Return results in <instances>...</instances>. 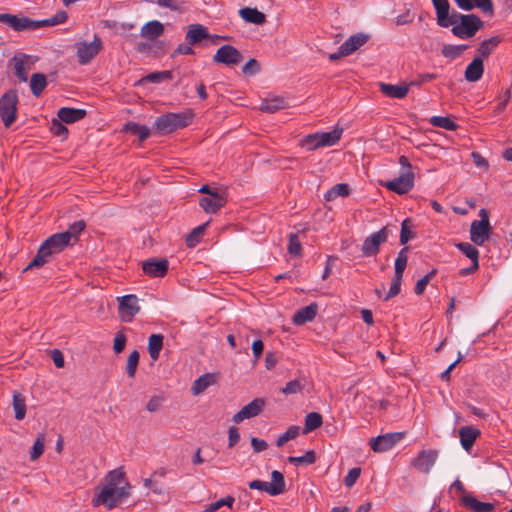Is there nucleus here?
<instances>
[{
  "instance_id": "c9c22d12",
  "label": "nucleus",
  "mask_w": 512,
  "mask_h": 512,
  "mask_svg": "<svg viewBox=\"0 0 512 512\" xmlns=\"http://www.w3.org/2000/svg\"><path fill=\"white\" fill-rule=\"evenodd\" d=\"M288 106L286 100L282 97L265 99L261 102L260 110L266 113H275Z\"/></svg>"
},
{
  "instance_id": "bb28decb",
  "label": "nucleus",
  "mask_w": 512,
  "mask_h": 512,
  "mask_svg": "<svg viewBox=\"0 0 512 512\" xmlns=\"http://www.w3.org/2000/svg\"><path fill=\"white\" fill-rule=\"evenodd\" d=\"M461 503L474 512H492L495 509L493 503L481 502L472 495H465L461 498Z\"/></svg>"
},
{
  "instance_id": "69168bd1",
  "label": "nucleus",
  "mask_w": 512,
  "mask_h": 512,
  "mask_svg": "<svg viewBox=\"0 0 512 512\" xmlns=\"http://www.w3.org/2000/svg\"><path fill=\"white\" fill-rule=\"evenodd\" d=\"M187 42L179 44L178 47L171 54V58H175L178 55H193L195 53L194 49Z\"/></svg>"
},
{
  "instance_id": "0e129e2a",
  "label": "nucleus",
  "mask_w": 512,
  "mask_h": 512,
  "mask_svg": "<svg viewBox=\"0 0 512 512\" xmlns=\"http://www.w3.org/2000/svg\"><path fill=\"white\" fill-rule=\"evenodd\" d=\"M260 71V64L259 62L251 58L248 60V62L242 67V72L245 75H254Z\"/></svg>"
},
{
  "instance_id": "9d476101",
  "label": "nucleus",
  "mask_w": 512,
  "mask_h": 512,
  "mask_svg": "<svg viewBox=\"0 0 512 512\" xmlns=\"http://www.w3.org/2000/svg\"><path fill=\"white\" fill-rule=\"evenodd\" d=\"M415 175L413 171H405L399 177L382 182L381 185L396 194L403 195L414 187Z\"/></svg>"
},
{
  "instance_id": "cd10ccee",
  "label": "nucleus",
  "mask_w": 512,
  "mask_h": 512,
  "mask_svg": "<svg viewBox=\"0 0 512 512\" xmlns=\"http://www.w3.org/2000/svg\"><path fill=\"white\" fill-rule=\"evenodd\" d=\"M484 73V64L481 57H475L466 67L465 79L468 82H476Z\"/></svg>"
},
{
  "instance_id": "ddd939ff",
  "label": "nucleus",
  "mask_w": 512,
  "mask_h": 512,
  "mask_svg": "<svg viewBox=\"0 0 512 512\" xmlns=\"http://www.w3.org/2000/svg\"><path fill=\"white\" fill-rule=\"evenodd\" d=\"M242 60L243 56L240 51L230 44L221 46L213 56V61L215 63L227 66L238 65Z\"/></svg>"
},
{
  "instance_id": "052dcab7",
  "label": "nucleus",
  "mask_w": 512,
  "mask_h": 512,
  "mask_svg": "<svg viewBox=\"0 0 512 512\" xmlns=\"http://www.w3.org/2000/svg\"><path fill=\"white\" fill-rule=\"evenodd\" d=\"M127 337L123 331H119L116 333L114 337L113 350L116 354L121 353L126 345Z\"/></svg>"
},
{
  "instance_id": "72a5a7b5",
  "label": "nucleus",
  "mask_w": 512,
  "mask_h": 512,
  "mask_svg": "<svg viewBox=\"0 0 512 512\" xmlns=\"http://www.w3.org/2000/svg\"><path fill=\"white\" fill-rule=\"evenodd\" d=\"M194 116L195 115L191 109H187L179 113L171 112V118L173 119L175 130L189 126L192 123Z\"/></svg>"
},
{
  "instance_id": "3c124183",
  "label": "nucleus",
  "mask_w": 512,
  "mask_h": 512,
  "mask_svg": "<svg viewBox=\"0 0 512 512\" xmlns=\"http://www.w3.org/2000/svg\"><path fill=\"white\" fill-rule=\"evenodd\" d=\"M86 109L73 108L66 105V124H72L85 118Z\"/></svg>"
},
{
  "instance_id": "a878e982",
  "label": "nucleus",
  "mask_w": 512,
  "mask_h": 512,
  "mask_svg": "<svg viewBox=\"0 0 512 512\" xmlns=\"http://www.w3.org/2000/svg\"><path fill=\"white\" fill-rule=\"evenodd\" d=\"M164 30V25L160 21L152 20L142 26L140 35L149 41H154L163 35Z\"/></svg>"
},
{
  "instance_id": "c85d7f7f",
  "label": "nucleus",
  "mask_w": 512,
  "mask_h": 512,
  "mask_svg": "<svg viewBox=\"0 0 512 512\" xmlns=\"http://www.w3.org/2000/svg\"><path fill=\"white\" fill-rule=\"evenodd\" d=\"M380 91L387 97L394 99H403L407 96L410 85H393L387 83H380Z\"/></svg>"
},
{
  "instance_id": "13d9d810",
  "label": "nucleus",
  "mask_w": 512,
  "mask_h": 512,
  "mask_svg": "<svg viewBox=\"0 0 512 512\" xmlns=\"http://www.w3.org/2000/svg\"><path fill=\"white\" fill-rule=\"evenodd\" d=\"M299 433V427L298 426H290L286 432H284L282 435L279 436L276 445L278 447L283 446L286 442L289 440H292L297 437Z\"/></svg>"
},
{
  "instance_id": "9b49d317",
  "label": "nucleus",
  "mask_w": 512,
  "mask_h": 512,
  "mask_svg": "<svg viewBox=\"0 0 512 512\" xmlns=\"http://www.w3.org/2000/svg\"><path fill=\"white\" fill-rule=\"evenodd\" d=\"M265 405L266 400L264 398H255L233 415L232 422L234 424H239L244 420L252 419L260 415L264 410Z\"/></svg>"
},
{
  "instance_id": "b1692460",
  "label": "nucleus",
  "mask_w": 512,
  "mask_h": 512,
  "mask_svg": "<svg viewBox=\"0 0 512 512\" xmlns=\"http://www.w3.org/2000/svg\"><path fill=\"white\" fill-rule=\"evenodd\" d=\"M85 228L86 222L82 219L68 223V228L66 229V248L74 246L79 241V237Z\"/></svg>"
},
{
  "instance_id": "09e8293b",
  "label": "nucleus",
  "mask_w": 512,
  "mask_h": 512,
  "mask_svg": "<svg viewBox=\"0 0 512 512\" xmlns=\"http://www.w3.org/2000/svg\"><path fill=\"white\" fill-rule=\"evenodd\" d=\"M288 462L293 465H311L316 462V452L314 450L307 451L302 456H289Z\"/></svg>"
},
{
  "instance_id": "2eb2a0df",
  "label": "nucleus",
  "mask_w": 512,
  "mask_h": 512,
  "mask_svg": "<svg viewBox=\"0 0 512 512\" xmlns=\"http://www.w3.org/2000/svg\"><path fill=\"white\" fill-rule=\"evenodd\" d=\"M438 451L433 449L421 450L417 457L411 462V465L419 472L428 474L436 463Z\"/></svg>"
},
{
  "instance_id": "37998d69",
  "label": "nucleus",
  "mask_w": 512,
  "mask_h": 512,
  "mask_svg": "<svg viewBox=\"0 0 512 512\" xmlns=\"http://www.w3.org/2000/svg\"><path fill=\"white\" fill-rule=\"evenodd\" d=\"M323 423L322 415L318 412L308 413L305 417V424L303 432L305 434L312 432L319 428Z\"/></svg>"
},
{
  "instance_id": "ea45409f",
  "label": "nucleus",
  "mask_w": 512,
  "mask_h": 512,
  "mask_svg": "<svg viewBox=\"0 0 512 512\" xmlns=\"http://www.w3.org/2000/svg\"><path fill=\"white\" fill-rule=\"evenodd\" d=\"M209 225V221L195 227L187 236H186V245L189 248H194L201 241L202 236L206 228Z\"/></svg>"
},
{
  "instance_id": "f704fd0d",
  "label": "nucleus",
  "mask_w": 512,
  "mask_h": 512,
  "mask_svg": "<svg viewBox=\"0 0 512 512\" xmlns=\"http://www.w3.org/2000/svg\"><path fill=\"white\" fill-rule=\"evenodd\" d=\"M194 116L195 115L191 109H187L179 113L171 112V118L173 119L175 130L189 126L192 123Z\"/></svg>"
},
{
  "instance_id": "412c9836",
  "label": "nucleus",
  "mask_w": 512,
  "mask_h": 512,
  "mask_svg": "<svg viewBox=\"0 0 512 512\" xmlns=\"http://www.w3.org/2000/svg\"><path fill=\"white\" fill-rule=\"evenodd\" d=\"M370 36L365 33L351 35L344 43L340 45V54L351 55L369 40Z\"/></svg>"
},
{
  "instance_id": "473e14b6",
  "label": "nucleus",
  "mask_w": 512,
  "mask_h": 512,
  "mask_svg": "<svg viewBox=\"0 0 512 512\" xmlns=\"http://www.w3.org/2000/svg\"><path fill=\"white\" fill-rule=\"evenodd\" d=\"M123 131L131 135L137 136L141 142L149 138L151 131L146 125H141L136 122H127Z\"/></svg>"
},
{
  "instance_id": "e2e57ef3",
  "label": "nucleus",
  "mask_w": 512,
  "mask_h": 512,
  "mask_svg": "<svg viewBox=\"0 0 512 512\" xmlns=\"http://www.w3.org/2000/svg\"><path fill=\"white\" fill-rule=\"evenodd\" d=\"M474 7L481 9L489 16L494 15V5L492 0H474Z\"/></svg>"
},
{
  "instance_id": "1a4fd4ad",
  "label": "nucleus",
  "mask_w": 512,
  "mask_h": 512,
  "mask_svg": "<svg viewBox=\"0 0 512 512\" xmlns=\"http://www.w3.org/2000/svg\"><path fill=\"white\" fill-rule=\"evenodd\" d=\"M391 233L392 230L387 225L366 237L361 247L362 255L364 257L376 256L380 251L381 245L387 241Z\"/></svg>"
},
{
  "instance_id": "aec40b11",
  "label": "nucleus",
  "mask_w": 512,
  "mask_h": 512,
  "mask_svg": "<svg viewBox=\"0 0 512 512\" xmlns=\"http://www.w3.org/2000/svg\"><path fill=\"white\" fill-rule=\"evenodd\" d=\"M14 64L15 75L21 82H26L28 79V73L32 68L33 60L32 57L24 53H17L11 59Z\"/></svg>"
},
{
  "instance_id": "20e7f679",
  "label": "nucleus",
  "mask_w": 512,
  "mask_h": 512,
  "mask_svg": "<svg viewBox=\"0 0 512 512\" xmlns=\"http://www.w3.org/2000/svg\"><path fill=\"white\" fill-rule=\"evenodd\" d=\"M130 489L131 486L129 482H125V485L115 487L102 485L100 492L93 499V504L94 506L103 504L107 509L111 510L130 496Z\"/></svg>"
},
{
  "instance_id": "7ed1b4c3",
  "label": "nucleus",
  "mask_w": 512,
  "mask_h": 512,
  "mask_svg": "<svg viewBox=\"0 0 512 512\" xmlns=\"http://www.w3.org/2000/svg\"><path fill=\"white\" fill-rule=\"evenodd\" d=\"M454 21L451 32L460 39H469L483 27L484 22L476 14H461L454 11Z\"/></svg>"
},
{
  "instance_id": "f257e3e1",
  "label": "nucleus",
  "mask_w": 512,
  "mask_h": 512,
  "mask_svg": "<svg viewBox=\"0 0 512 512\" xmlns=\"http://www.w3.org/2000/svg\"><path fill=\"white\" fill-rule=\"evenodd\" d=\"M64 251V232H58L48 237L39 247L37 254L24 271L40 268L51 262Z\"/></svg>"
},
{
  "instance_id": "6e6552de",
  "label": "nucleus",
  "mask_w": 512,
  "mask_h": 512,
  "mask_svg": "<svg viewBox=\"0 0 512 512\" xmlns=\"http://www.w3.org/2000/svg\"><path fill=\"white\" fill-rule=\"evenodd\" d=\"M248 486L252 490L264 491L271 496H277L286 491L284 475L277 470L271 472V482L253 480L248 483Z\"/></svg>"
},
{
  "instance_id": "4468645a",
  "label": "nucleus",
  "mask_w": 512,
  "mask_h": 512,
  "mask_svg": "<svg viewBox=\"0 0 512 512\" xmlns=\"http://www.w3.org/2000/svg\"><path fill=\"white\" fill-rule=\"evenodd\" d=\"M139 310L140 307L136 295H124L119 299L118 311L123 322H131Z\"/></svg>"
},
{
  "instance_id": "864d4df0",
  "label": "nucleus",
  "mask_w": 512,
  "mask_h": 512,
  "mask_svg": "<svg viewBox=\"0 0 512 512\" xmlns=\"http://www.w3.org/2000/svg\"><path fill=\"white\" fill-rule=\"evenodd\" d=\"M64 107H61L57 112V118L51 122L50 130L54 135L61 136L64 133Z\"/></svg>"
},
{
  "instance_id": "6ab92c4d",
  "label": "nucleus",
  "mask_w": 512,
  "mask_h": 512,
  "mask_svg": "<svg viewBox=\"0 0 512 512\" xmlns=\"http://www.w3.org/2000/svg\"><path fill=\"white\" fill-rule=\"evenodd\" d=\"M432 3L436 11L437 24L440 27L447 28L455 23L453 18L455 10L450 13L448 0H432Z\"/></svg>"
},
{
  "instance_id": "dca6fc26",
  "label": "nucleus",
  "mask_w": 512,
  "mask_h": 512,
  "mask_svg": "<svg viewBox=\"0 0 512 512\" xmlns=\"http://www.w3.org/2000/svg\"><path fill=\"white\" fill-rule=\"evenodd\" d=\"M168 268L169 262L166 258L152 257L142 263L143 272L147 276L154 278L164 277L168 272Z\"/></svg>"
},
{
  "instance_id": "79ce46f5",
  "label": "nucleus",
  "mask_w": 512,
  "mask_h": 512,
  "mask_svg": "<svg viewBox=\"0 0 512 512\" xmlns=\"http://www.w3.org/2000/svg\"><path fill=\"white\" fill-rule=\"evenodd\" d=\"M414 227L413 221L410 218H406L401 223L400 231V244L406 245L410 240L416 237V234L411 230Z\"/></svg>"
},
{
  "instance_id": "e433bc0d",
  "label": "nucleus",
  "mask_w": 512,
  "mask_h": 512,
  "mask_svg": "<svg viewBox=\"0 0 512 512\" xmlns=\"http://www.w3.org/2000/svg\"><path fill=\"white\" fill-rule=\"evenodd\" d=\"M162 334H151L148 339V352L152 360H158L163 347Z\"/></svg>"
},
{
  "instance_id": "393cba45",
  "label": "nucleus",
  "mask_w": 512,
  "mask_h": 512,
  "mask_svg": "<svg viewBox=\"0 0 512 512\" xmlns=\"http://www.w3.org/2000/svg\"><path fill=\"white\" fill-rule=\"evenodd\" d=\"M208 37L209 32L205 26L201 24H191L188 26L185 40L189 45H195Z\"/></svg>"
},
{
  "instance_id": "de8ad7c7",
  "label": "nucleus",
  "mask_w": 512,
  "mask_h": 512,
  "mask_svg": "<svg viewBox=\"0 0 512 512\" xmlns=\"http://www.w3.org/2000/svg\"><path fill=\"white\" fill-rule=\"evenodd\" d=\"M173 78V73L170 70L164 71H156L147 74L143 77L140 82H149V83H160L162 81L171 80Z\"/></svg>"
},
{
  "instance_id": "4be33fe9",
  "label": "nucleus",
  "mask_w": 512,
  "mask_h": 512,
  "mask_svg": "<svg viewBox=\"0 0 512 512\" xmlns=\"http://www.w3.org/2000/svg\"><path fill=\"white\" fill-rule=\"evenodd\" d=\"M317 311V303L312 302L308 306H305L297 310L296 313L293 315L292 321L295 325H304L305 323L312 321L316 317Z\"/></svg>"
},
{
  "instance_id": "39448f33",
  "label": "nucleus",
  "mask_w": 512,
  "mask_h": 512,
  "mask_svg": "<svg viewBox=\"0 0 512 512\" xmlns=\"http://www.w3.org/2000/svg\"><path fill=\"white\" fill-rule=\"evenodd\" d=\"M343 128H335L330 132H316L304 136L300 140V146L308 151H314L321 147L334 146L341 139Z\"/></svg>"
},
{
  "instance_id": "338daca9",
  "label": "nucleus",
  "mask_w": 512,
  "mask_h": 512,
  "mask_svg": "<svg viewBox=\"0 0 512 512\" xmlns=\"http://www.w3.org/2000/svg\"><path fill=\"white\" fill-rule=\"evenodd\" d=\"M44 452V443L42 439L38 438L35 443L32 446L31 452H30V458L31 460L38 459Z\"/></svg>"
},
{
  "instance_id": "680f3d73",
  "label": "nucleus",
  "mask_w": 512,
  "mask_h": 512,
  "mask_svg": "<svg viewBox=\"0 0 512 512\" xmlns=\"http://www.w3.org/2000/svg\"><path fill=\"white\" fill-rule=\"evenodd\" d=\"M361 474V468L360 467H354L348 471V474L344 478V484L346 487H352L357 479L360 477Z\"/></svg>"
},
{
  "instance_id": "8fccbe9b",
  "label": "nucleus",
  "mask_w": 512,
  "mask_h": 512,
  "mask_svg": "<svg viewBox=\"0 0 512 512\" xmlns=\"http://www.w3.org/2000/svg\"><path fill=\"white\" fill-rule=\"evenodd\" d=\"M468 48V45L462 44V45H451L447 44L444 45L442 48V55L449 59H456L460 57L463 52Z\"/></svg>"
},
{
  "instance_id": "f03ea898",
  "label": "nucleus",
  "mask_w": 512,
  "mask_h": 512,
  "mask_svg": "<svg viewBox=\"0 0 512 512\" xmlns=\"http://www.w3.org/2000/svg\"><path fill=\"white\" fill-rule=\"evenodd\" d=\"M0 22L7 23L15 31H33L46 26L64 23V11H59L54 17L44 20H32L26 16L0 14Z\"/></svg>"
},
{
  "instance_id": "f3484780",
  "label": "nucleus",
  "mask_w": 512,
  "mask_h": 512,
  "mask_svg": "<svg viewBox=\"0 0 512 512\" xmlns=\"http://www.w3.org/2000/svg\"><path fill=\"white\" fill-rule=\"evenodd\" d=\"M227 203V197L224 193H220L217 189H214L212 193L207 196L200 198L199 205L204 209L206 213H216Z\"/></svg>"
},
{
  "instance_id": "423d86ee",
  "label": "nucleus",
  "mask_w": 512,
  "mask_h": 512,
  "mask_svg": "<svg viewBox=\"0 0 512 512\" xmlns=\"http://www.w3.org/2000/svg\"><path fill=\"white\" fill-rule=\"evenodd\" d=\"M18 94L9 89L0 97V118L6 128H9L17 118Z\"/></svg>"
},
{
  "instance_id": "a19ab883",
  "label": "nucleus",
  "mask_w": 512,
  "mask_h": 512,
  "mask_svg": "<svg viewBox=\"0 0 512 512\" xmlns=\"http://www.w3.org/2000/svg\"><path fill=\"white\" fill-rule=\"evenodd\" d=\"M350 194V187L346 183H338L329 189L325 194L324 198L326 201H333L337 197H347Z\"/></svg>"
},
{
  "instance_id": "a211bd4d",
  "label": "nucleus",
  "mask_w": 512,
  "mask_h": 512,
  "mask_svg": "<svg viewBox=\"0 0 512 512\" xmlns=\"http://www.w3.org/2000/svg\"><path fill=\"white\" fill-rule=\"evenodd\" d=\"M102 49V41L96 37L91 43H80L77 47L79 63L88 64Z\"/></svg>"
},
{
  "instance_id": "f8f14e48",
  "label": "nucleus",
  "mask_w": 512,
  "mask_h": 512,
  "mask_svg": "<svg viewBox=\"0 0 512 512\" xmlns=\"http://www.w3.org/2000/svg\"><path fill=\"white\" fill-rule=\"evenodd\" d=\"M404 432H393L379 435L370 439V446L374 452L382 453L392 449L404 437Z\"/></svg>"
},
{
  "instance_id": "bf43d9fd",
  "label": "nucleus",
  "mask_w": 512,
  "mask_h": 512,
  "mask_svg": "<svg viewBox=\"0 0 512 512\" xmlns=\"http://www.w3.org/2000/svg\"><path fill=\"white\" fill-rule=\"evenodd\" d=\"M402 277L393 276L392 283L388 293L383 298L384 301H388L389 299L397 296L401 291Z\"/></svg>"
},
{
  "instance_id": "4c0bfd02",
  "label": "nucleus",
  "mask_w": 512,
  "mask_h": 512,
  "mask_svg": "<svg viewBox=\"0 0 512 512\" xmlns=\"http://www.w3.org/2000/svg\"><path fill=\"white\" fill-rule=\"evenodd\" d=\"M502 41L500 36H493L489 39H485L482 41L477 49L479 57L487 58L493 52V50L499 45Z\"/></svg>"
},
{
  "instance_id": "7c9ffc66",
  "label": "nucleus",
  "mask_w": 512,
  "mask_h": 512,
  "mask_svg": "<svg viewBox=\"0 0 512 512\" xmlns=\"http://www.w3.org/2000/svg\"><path fill=\"white\" fill-rule=\"evenodd\" d=\"M217 381L216 374L213 373H205L198 377L191 387V391L193 395H199L204 392L209 386L215 384Z\"/></svg>"
},
{
  "instance_id": "774afa93",
  "label": "nucleus",
  "mask_w": 512,
  "mask_h": 512,
  "mask_svg": "<svg viewBox=\"0 0 512 512\" xmlns=\"http://www.w3.org/2000/svg\"><path fill=\"white\" fill-rule=\"evenodd\" d=\"M144 486L151 489L155 494L160 495L163 493V486L155 480V478L150 477L144 479Z\"/></svg>"
},
{
  "instance_id": "603ef678",
  "label": "nucleus",
  "mask_w": 512,
  "mask_h": 512,
  "mask_svg": "<svg viewBox=\"0 0 512 512\" xmlns=\"http://www.w3.org/2000/svg\"><path fill=\"white\" fill-rule=\"evenodd\" d=\"M455 246L471 261L479 260V251L472 244L468 242H459L456 243Z\"/></svg>"
},
{
  "instance_id": "49530a36",
  "label": "nucleus",
  "mask_w": 512,
  "mask_h": 512,
  "mask_svg": "<svg viewBox=\"0 0 512 512\" xmlns=\"http://www.w3.org/2000/svg\"><path fill=\"white\" fill-rule=\"evenodd\" d=\"M429 122L434 127L443 128L449 131H455L458 128V124L449 117L433 116L430 118Z\"/></svg>"
},
{
  "instance_id": "a18cd8bd",
  "label": "nucleus",
  "mask_w": 512,
  "mask_h": 512,
  "mask_svg": "<svg viewBox=\"0 0 512 512\" xmlns=\"http://www.w3.org/2000/svg\"><path fill=\"white\" fill-rule=\"evenodd\" d=\"M13 408L15 412V418L22 420L26 415V404L25 397L18 392L13 393Z\"/></svg>"
},
{
  "instance_id": "58836bf2",
  "label": "nucleus",
  "mask_w": 512,
  "mask_h": 512,
  "mask_svg": "<svg viewBox=\"0 0 512 512\" xmlns=\"http://www.w3.org/2000/svg\"><path fill=\"white\" fill-rule=\"evenodd\" d=\"M104 486H122L125 485V482H128L125 477V472L122 470V468H117L115 470L110 471L105 479Z\"/></svg>"
},
{
  "instance_id": "4d7b16f0",
  "label": "nucleus",
  "mask_w": 512,
  "mask_h": 512,
  "mask_svg": "<svg viewBox=\"0 0 512 512\" xmlns=\"http://www.w3.org/2000/svg\"><path fill=\"white\" fill-rule=\"evenodd\" d=\"M303 389L304 384L300 380L295 379L287 382L286 385L280 389V392L285 395H293L302 392Z\"/></svg>"
},
{
  "instance_id": "c03bdc74",
  "label": "nucleus",
  "mask_w": 512,
  "mask_h": 512,
  "mask_svg": "<svg viewBox=\"0 0 512 512\" xmlns=\"http://www.w3.org/2000/svg\"><path fill=\"white\" fill-rule=\"evenodd\" d=\"M47 85L46 77L42 73H34L31 76L30 88L34 96H39Z\"/></svg>"
},
{
  "instance_id": "5fc2aeb1",
  "label": "nucleus",
  "mask_w": 512,
  "mask_h": 512,
  "mask_svg": "<svg viewBox=\"0 0 512 512\" xmlns=\"http://www.w3.org/2000/svg\"><path fill=\"white\" fill-rule=\"evenodd\" d=\"M139 358L140 354L137 350H133L128 356L126 364V373L130 378L135 377L137 367L139 364Z\"/></svg>"
},
{
  "instance_id": "c756f323",
  "label": "nucleus",
  "mask_w": 512,
  "mask_h": 512,
  "mask_svg": "<svg viewBox=\"0 0 512 512\" xmlns=\"http://www.w3.org/2000/svg\"><path fill=\"white\" fill-rule=\"evenodd\" d=\"M239 15L247 23L262 25L266 22V15L257 8L244 7L239 10Z\"/></svg>"
},
{
  "instance_id": "5701e85b",
  "label": "nucleus",
  "mask_w": 512,
  "mask_h": 512,
  "mask_svg": "<svg viewBox=\"0 0 512 512\" xmlns=\"http://www.w3.org/2000/svg\"><path fill=\"white\" fill-rule=\"evenodd\" d=\"M480 430L473 426H463L459 429L460 443L464 450L469 452L476 439L480 436Z\"/></svg>"
},
{
  "instance_id": "2f4dec72",
  "label": "nucleus",
  "mask_w": 512,
  "mask_h": 512,
  "mask_svg": "<svg viewBox=\"0 0 512 512\" xmlns=\"http://www.w3.org/2000/svg\"><path fill=\"white\" fill-rule=\"evenodd\" d=\"M154 129L159 135H166L176 131L173 125V119L171 118V112L157 117L154 122Z\"/></svg>"
},
{
  "instance_id": "0eeeda50",
  "label": "nucleus",
  "mask_w": 512,
  "mask_h": 512,
  "mask_svg": "<svg viewBox=\"0 0 512 512\" xmlns=\"http://www.w3.org/2000/svg\"><path fill=\"white\" fill-rule=\"evenodd\" d=\"M480 220H474L470 227V240L478 246L483 245L490 237L492 227L489 221V212L482 208L479 211Z\"/></svg>"
},
{
  "instance_id": "6e6d98bb",
  "label": "nucleus",
  "mask_w": 512,
  "mask_h": 512,
  "mask_svg": "<svg viewBox=\"0 0 512 512\" xmlns=\"http://www.w3.org/2000/svg\"><path fill=\"white\" fill-rule=\"evenodd\" d=\"M287 250L289 254L292 256H301L302 255V245L299 240L298 233H291L289 235V242Z\"/></svg>"
}]
</instances>
